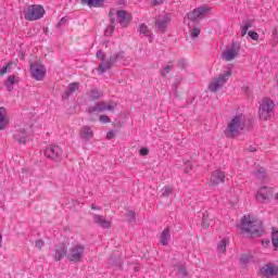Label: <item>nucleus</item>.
<instances>
[{"label": "nucleus", "instance_id": "1", "mask_svg": "<svg viewBox=\"0 0 278 278\" xmlns=\"http://www.w3.org/2000/svg\"><path fill=\"white\" fill-rule=\"evenodd\" d=\"M238 229L244 233H250V238H262L264 236V224L262 220L251 217V215H244L240 219Z\"/></svg>", "mask_w": 278, "mask_h": 278}, {"label": "nucleus", "instance_id": "2", "mask_svg": "<svg viewBox=\"0 0 278 278\" xmlns=\"http://www.w3.org/2000/svg\"><path fill=\"white\" fill-rule=\"evenodd\" d=\"M242 118H244V115L239 114L230 121L227 130H225L226 138H238V136H240V129L241 131L244 129V125H242Z\"/></svg>", "mask_w": 278, "mask_h": 278}, {"label": "nucleus", "instance_id": "3", "mask_svg": "<svg viewBox=\"0 0 278 278\" xmlns=\"http://www.w3.org/2000/svg\"><path fill=\"white\" fill-rule=\"evenodd\" d=\"M45 13V8L40 4H30L23 12L25 21H40Z\"/></svg>", "mask_w": 278, "mask_h": 278}, {"label": "nucleus", "instance_id": "4", "mask_svg": "<svg viewBox=\"0 0 278 278\" xmlns=\"http://www.w3.org/2000/svg\"><path fill=\"white\" fill-rule=\"evenodd\" d=\"M231 74L232 70L229 67L228 71L219 74L217 78H214V80L208 84L210 92H218V90H220V88L227 84L229 77H231Z\"/></svg>", "mask_w": 278, "mask_h": 278}, {"label": "nucleus", "instance_id": "5", "mask_svg": "<svg viewBox=\"0 0 278 278\" xmlns=\"http://www.w3.org/2000/svg\"><path fill=\"white\" fill-rule=\"evenodd\" d=\"M30 75L36 81H42L47 77V67L38 61L33 62L30 63Z\"/></svg>", "mask_w": 278, "mask_h": 278}, {"label": "nucleus", "instance_id": "6", "mask_svg": "<svg viewBox=\"0 0 278 278\" xmlns=\"http://www.w3.org/2000/svg\"><path fill=\"white\" fill-rule=\"evenodd\" d=\"M116 102H105V101H101L98 102L96 105H91L87 109L88 114H99L101 112H105L106 110L109 112H114V110H116Z\"/></svg>", "mask_w": 278, "mask_h": 278}, {"label": "nucleus", "instance_id": "7", "mask_svg": "<svg viewBox=\"0 0 278 278\" xmlns=\"http://www.w3.org/2000/svg\"><path fill=\"white\" fill-rule=\"evenodd\" d=\"M45 156L48 157V160H52V162H55L56 164L62 162V155L64 151L60 146H50L45 151Z\"/></svg>", "mask_w": 278, "mask_h": 278}, {"label": "nucleus", "instance_id": "8", "mask_svg": "<svg viewBox=\"0 0 278 278\" xmlns=\"http://www.w3.org/2000/svg\"><path fill=\"white\" fill-rule=\"evenodd\" d=\"M84 251H85L84 245L76 244L68 250L66 258L70 260V262H74V264H77L81 262V258L84 257Z\"/></svg>", "mask_w": 278, "mask_h": 278}, {"label": "nucleus", "instance_id": "9", "mask_svg": "<svg viewBox=\"0 0 278 278\" xmlns=\"http://www.w3.org/2000/svg\"><path fill=\"white\" fill-rule=\"evenodd\" d=\"M115 14L117 16V23H119V25L123 27H129V23L134 21L131 13L127 12L126 10H117L115 11Z\"/></svg>", "mask_w": 278, "mask_h": 278}, {"label": "nucleus", "instance_id": "10", "mask_svg": "<svg viewBox=\"0 0 278 278\" xmlns=\"http://www.w3.org/2000/svg\"><path fill=\"white\" fill-rule=\"evenodd\" d=\"M275 194V191H273V188L270 187H262L257 192H256V200L258 203H266L269 199H273Z\"/></svg>", "mask_w": 278, "mask_h": 278}, {"label": "nucleus", "instance_id": "11", "mask_svg": "<svg viewBox=\"0 0 278 278\" xmlns=\"http://www.w3.org/2000/svg\"><path fill=\"white\" fill-rule=\"evenodd\" d=\"M240 55V43L232 42L230 45V49H226L224 52V58L226 62H231V60H236Z\"/></svg>", "mask_w": 278, "mask_h": 278}, {"label": "nucleus", "instance_id": "12", "mask_svg": "<svg viewBox=\"0 0 278 278\" xmlns=\"http://www.w3.org/2000/svg\"><path fill=\"white\" fill-rule=\"evenodd\" d=\"M251 27H253V22L251 20H248L244 22V25L241 26V36L242 38H244V36H248L251 38V40H260V34H257V31L255 30H250Z\"/></svg>", "mask_w": 278, "mask_h": 278}, {"label": "nucleus", "instance_id": "13", "mask_svg": "<svg viewBox=\"0 0 278 278\" xmlns=\"http://www.w3.org/2000/svg\"><path fill=\"white\" fill-rule=\"evenodd\" d=\"M96 56L98 60H100V64L97 71L99 75H103V73H106V71H110V68H108V61H105V53H103L102 50H98L96 53Z\"/></svg>", "mask_w": 278, "mask_h": 278}, {"label": "nucleus", "instance_id": "14", "mask_svg": "<svg viewBox=\"0 0 278 278\" xmlns=\"http://www.w3.org/2000/svg\"><path fill=\"white\" fill-rule=\"evenodd\" d=\"M278 267L275 264H267L265 267L261 268V275L266 278L277 277Z\"/></svg>", "mask_w": 278, "mask_h": 278}, {"label": "nucleus", "instance_id": "15", "mask_svg": "<svg viewBox=\"0 0 278 278\" xmlns=\"http://www.w3.org/2000/svg\"><path fill=\"white\" fill-rule=\"evenodd\" d=\"M168 23H170V16L165 15L162 20H156L154 25L160 34H166V29H168Z\"/></svg>", "mask_w": 278, "mask_h": 278}, {"label": "nucleus", "instance_id": "16", "mask_svg": "<svg viewBox=\"0 0 278 278\" xmlns=\"http://www.w3.org/2000/svg\"><path fill=\"white\" fill-rule=\"evenodd\" d=\"M275 110V101L270 98H263L258 112H273Z\"/></svg>", "mask_w": 278, "mask_h": 278}, {"label": "nucleus", "instance_id": "17", "mask_svg": "<svg viewBox=\"0 0 278 278\" xmlns=\"http://www.w3.org/2000/svg\"><path fill=\"white\" fill-rule=\"evenodd\" d=\"M212 186H218V184H225V173L220 169L214 170L211 176Z\"/></svg>", "mask_w": 278, "mask_h": 278}, {"label": "nucleus", "instance_id": "18", "mask_svg": "<svg viewBox=\"0 0 278 278\" xmlns=\"http://www.w3.org/2000/svg\"><path fill=\"white\" fill-rule=\"evenodd\" d=\"M68 250L66 249V243H59L55 249L54 260L60 262L63 257H66Z\"/></svg>", "mask_w": 278, "mask_h": 278}, {"label": "nucleus", "instance_id": "19", "mask_svg": "<svg viewBox=\"0 0 278 278\" xmlns=\"http://www.w3.org/2000/svg\"><path fill=\"white\" fill-rule=\"evenodd\" d=\"M93 223L102 229H110L112 223L99 214H93Z\"/></svg>", "mask_w": 278, "mask_h": 278}, {"label": "nucleus", "instance_id": "20", "mask_svg": "<svg viewBox=\"0 0 278 278\" xmlns=\"http://www.w3.org/2000/svg\"><path fill=\"white\" fill-rule=\"evenodd\" d=\"M121 60H125V51H119L118 53L111 55L106 61V68L112 70V66H114V64Z\"/></svg>", "mask_w": 278, "mask_h": 278}, {"label": "nucleus", "instance_id": "21", "mask_svg": "<svg viewBox=\"0 0 278 278\" xmlns=\"http://www.w3.org/2000/svg\"><path fill=\"white\" fill-rule=\"evenodd\" d=\"M13 138L18 144H27V131L25 129L16 131Z\"/></svg>", "mask_w": 278, "mask_h": 278}, {"label": "nucleus", "instance_id": "22", "mask_svg": "<svg viewBox=\"0 0 278 278\" xmlns=\"http://www.w3.org/2000/svg\"><path fill=\"white\" fill-rule=\"evenodd\" d=\"M18 81H21L18 77H15L14 75H10L4 81V86L9 92H12L14 90L13 86L18 84Z\"/></svg>", "mask_w": 278, "mask_h": 278}, {"label": "nucleus", "instance_id": "23", "mask_svg": "<svg viewBox=\"0 0 278 278\" xmlns=\"http://www.w3.org/2000/svg\"><path fill=\"white\" fill-rule=\"evenodd\" d=\"M94 132H92V128L90 126H85L80 130V138L85 140V142H88L91 138H93Z\"/></svg>", "mask_w": 278, "mask_h": 278}, {"label": "nucleus", "instance_id": "24", "mask_svg": "<svg viewBox=\"0 0 278 278\" xmlns=\"http://www.w3.org/2000/svg\"><path fill=\"white\" fill-rule=\"evenodd\" d=\"M80 3L88 8H103L105 0H80Z\"/></svg>", "mask_w": 278, "mask_h": 278}, {"label": "nucleus", "instance_id": "25", "mask_svg": "<svg viewBox=\"0 0 278 278\" xmlns=\"http://www.w3.org/2000/svg\"><path fill=\"white\" fill-rule=\"evenodd\" d=\"M10 125V121L8 117H5V108L1 106L0 108V131H3L5 127Z\"/></svg>", "mask_w": 278, "mask_h": 278}, {"label": "nucleus", "instance_id": "26", "mask_svg": "<svg viewBox=\"0 0 278 278\" xmlns=\"http://www.w3.org/2000/svg\"><path fill=\"white\" fill-rule=\"evenodd\" d=\"M170 240V229L165 228L162 232H161V240L160 243L163 247H168V241Z\"/></svg>", "mask_w": 278, "mask_h": 278}, {"label": "nucleus", "instance_id": "27", "mask_svg": "<svg viewBox=\"0 0 278 278\" xmlns=\"http://www.w3.org/2000/svg\"><path fill=\"white\" fill-rule=\"evenodd\" d=\"M271 244L274 251H278V229L276 227L271 228Z\"/></svg>", "mask_w": 278, "mask_h": 278}, {"label": "nucleus", "instance_id": "28", "mask_svg": "<svg viewBox=\"0 0 278 278\" xmlns=\"http://www.w3.org/2000/svg\"><path fill=\"white\" fill-rule=\"evenodd\" d=\"M198 10V14L200 16V18H203V16H207V14H210V12H212V8L207 7V5H201L199 8H197Z\"/></svg>", "mask_w": 278, "mask_h": 278}, {"label": "nucleus", "instance_id": "29", "mask_svg": "<svg viewBox=\"0 0 278 278\" xmlns=\"http://www.w3.org/2000/svg\"><path fill=\"white\" fill-rule=\"evenodd\" d=\"M251 260H253V255L242 254L239 258V262H240L241 266H247V265L251 264Z\"/></svg>", "mask_w": 278, "mask_h": 278}, {"label": "nucleus", "instance_id": "30", "mask_svg": "<svg viewBox=\"0 0 278 278\" xmlns=\"http://www.w3.org/2000/svg\"><path fill=\"white\" fill-rule=\"evenodd\" d=\"M187 18H188V21H191L192 23H194V21H197V18H201L199 15L198 9H194L193 11H190L189 13H187Z\"/></svg>", "mask_w": 278, "mask_h": 278}, {"label": "nucleus", "instance_id": "31", "mask_svg": "<svg viewBox=\"0 0 278 278\" xmlns=\"http://www.w3.org/2000/svg\"><path fill=\"white\" fill-rule=\"evenodd\" d=\"M116 10L111 9L109 12V21H110V25H112V27H116Z\"/></svg>", "mask_w": 278, "mask_h": 278}, {"label": "nucleus", "instance_id": "32", "mask_svg": "<svg viewBox=\"0 0 278 278\" xmlns=\"http://www.w3.org/2000/svg\"><path fill=\"white\" fill-rule=\"evenodd\" d=\"M271 111H258V116L261 121H270L273 116H270Z\"/></svg>", "mask_w": 278, "mask_h": 278}, {"label": "nucleus", "instance_id": "33", "mask_svg": "<svg viewBox=\"0 0 278 278\" xmlns=\"http://www.w3.org/2000/svg\"><path fill=\"white\" fill-rule=\"evenodd\" d=\"M89 99L90 101H99L101 99V92L97 89H91Z\"/></svg>", "mask_w": 278, "mask_h": 278}, {"label": "nucleus", "instance_id": "34", "mask_svg": "<svg viewBox=\"0 0 278 278\" xmlns=\"http://www.w3.org/2000/svg\"><path fill=\"white\" fill-rule=\"evenodd\" d=\"M253 175H255L257 179H266V169L261 167L258 170L253 172Z\"/></svg>", "mask_w": 278, "mask_h": 278}, {"label": "nucleus", "instance_id": "35", "mask_svg": "<svg viewBox=\"0 0 278 278\" xmlns=\"http://www.w3.org/2000/svg\"><path fill=\"white\" fill-rule=\"evenodd\" d=\"M217 250L219 253H225L227 251V239H223L222 241H219Z\"/></svg>", "mask_w": 278, "mask_h": 278}, {"label": "nucleus", "instance_id": "36", "mask_svg": "<svg viewBox=\"0 0 278 278\" xmlns=\"http://www.w3.org/2000/svg\"><path fill=\"white\" fill-rule=\"evenodd\" d=\"M12 63H7L1 70H0V77H3V75H8L12 71Z\"/></svg>", "mask_w": 278, "mask_h": 278}, {"label": "nucleus", "instance_id": "37", "mask_svg": "<svg viewBox=\"0 0 278 278\" xmlns=\"http://www.w3.org/2000/svg\"><path fill=\"white\" fill-rule=\"evenodd\" d=\"M179 86H181V81L179 80H175L172 85V90L176 98H179V91H177V88H179Z\"/></svg>", "mask_w": 278, "mask_h": 278}, {"label": "nucleus", "instance_id": "38", "mask_svg": "<svg viewBox=\"0 0 278 278\" xmlns=\"http://www.w3.org/2000/svg\"><path fill=\"white\" fill-rule=\"evenodd\" d=\"M138 31H139V34H142L143 36H149V26H147V24H140Z\"/></svg>", "mask_w": 278, "mask_h": 278}, {"label": "nucleus", "instance_id": "39", "mask_svg": "<svg viewBox=\"0 0 278 278\" xmlns=\"http://www.w3.org/2000/svg\"><path fill=\"white\" fill-rule=\"evenodd\" d=\"M127 220H128V223L130 224V225H134V224H136V212H134V211H129L128 213H127Z\"/></svg>", "mask_w": 278, "mask_h": 278}, {"label": "nucleus", "instance_id": "40", "mask_svg": "<svg viewBox=\"0 0 278 278\" xmlns=\"http://www.w3.org/2000/svg\"><path fill=\"white\" fill-rule=\"evenodd\" d=\"M67 90H70V92H72V94L74 92H77V90H79V83H72L67 86Z\"/></svg>", "mask_w": 278, "mask_h": 278}, {"label": "nucleus", "instance_id": "41", "mask_svg": "<svg viewBox=\"0 0 278 278\" xmlns=\"http://www.w3.org/2000/svg\"><path fill=\"white\" fill-rule=\"evenodd\" d=\"M170 194H173V188H170L169 186H165V188L162 189L161 197H170Z\"/></svg>", "mask_w": 278, "mask_h": 278}, {"label": "nucleus", "instance_id": "42", "mask_svg": "<svg viewBox=\"0 0 278 278\" xmlns=\"http://www.w3.org/2000/svg\"><path fill=\"white\" fill-rule=\"evenodd\" d=\"M178 273L181 277H188V269H186V266L184 265L178 267Z\"/></svg>", "mask_w": 278, "mask_h": 278}, {"label": "nucleus", "instance_id": "43", "mask_svg": "<svg viewBox=\"0 0 278 278\" xmlns=\"http://www.w3.org/2000/svg\"><path fill=\"white\" fill-rule=\"evenodd\" d=\"M114 29H116V27L109 25L104 30V36H112L114 34Z\"/></svg>", "mask_w": 278, "mask_h": 278}, {"label": "nucleus", "instance_id": "44", "mask_svg": "<svg viewBox=\"0 0 278 278\" xmlns=\"http://www.w3.org/2000/svg\"><path fill=\"white\" fill-rule=\"evenodd\" d=\"M112 266L123 268V261L121 258H112Z\"/></svg>", "mask_w": 278, "mask_h": 278}, {"label": "nucleus", "instance_id": "45", "mask_svg": "<svg viewBox=\"0 0 278 278\" xmlns=\"http://www.w3.org/2000/svg\"><path fill=\"white\" fill-rule=\"evenodd\" d=\"M116 134H118V130H110L106 134V140H114V138H116Z\"/></svg>", "mask_w": 278, "mask_h": 278}, {"label": "nucleus", "instance_id": "46", "mask_svg": "<svg viewBox=\"0 0 278 278\" xmlns=\"http://www.w3.org/2000/svg\"><path fill=\"white\" fill-rule=\"evenodd\" d=\"M99 121L100 123H104V124L112 123V119L108 115H100Z\"/></svg>", "mask_w": 278, "mask_h": 278}, {"label": "nucleus", "instance_id": "47", "mask_svg": "<svg viewBox=\"0 0 278 278\" xmlns=\"http://www.w3.org/2000/svg\"><path fill=\"white\" fill-rule=\"evenodd\" d=\"M201 35V28H193L191 31V38H199V36Z\"/></svg>", "mask_w": 278, "mask_h": 278}, {"label": "nucleus", "instance_id": "48", "mask_svg": "<svg viewBox=\"0 0 278 278\" xmlns=\"http://www.w3.org/2000/svg\"><path fill=\"white\" fill-rule=\"evenodd\" d=\"M202 229H208L210 224L207 223V219L205 218V214L202 216V223H201Z\"/></svg>", "mask_w": 278, "mask_h": 278}, {"label": "nucleus", "instance_id": "49", "mask_svg": "<svg viewBox=\"0 0 278 278\" xmlns=\"http://www.w3.org/2000/svg\"><path fill=\"white\" fill-rule=\"evenodd\" d=\"M35 247H36V249H39V251H41L42 247H45V240H42V239L37 240L35 242Z\"/></svg>", "mask_w": 278, "mask_h": 278}, {"label": "nucleus", "instance_id": "50", "mask_svg": "<svg viewBox=\"0 0 278 278\" xmlns=\"http://www.w3.org/2000/svg\"><path fill=\"white\" fill-rule=\"evenodd\" d=\"M71 94H73V92H71L68 89L64 91V93L62 94V100L63 101H68Z\"/></svg>", "mask_w": 278, "mask_h": 278}, {"label": "nucleus", "instance_id": "51", "mask_svg": "<svg viewBox=\"0 0 278 278\" xmlns=\"http://www.w3.org/2000/svg\"><path fill=\"white\" fill-rule=\"evenodd\" d=\"M164 71L165 72H162V77H166V75H168V73H170V71H173V66H170V65H167V66H165L164 67Z\"/></svg>", "mask_w": 278, "mask_h": 278}, {"label": "nucleus", "instance_id": "52", "mask_svg": "<svg viewBox=\"0 0 278 278\" xmlns=\"http://www.w3.org/2000/svg\"><path fill=\"white\" fill-rule=\"evenodd\" d=\"M149 153V148L143 147L139 150V155H141V157H144V155H147Z\"/></svg>", "mask_w": 278, "mask_h": 278}, {"label": "nucleus", "instance_id": "53", "mask_svg": "<svg viewBox=\"0 0 278 278\" xmlns=\"http://www.w3.org/2000/svg\"><path fill=\"white\" fill-rule=\"evenodd\" d=\"M187 64H186V60L185 59H180L178 61V68H181L182 71L186 68Z\"/></svg>", "mask_w": 278, "mask_h": 278}, {"label": "nucleus", "instance_id": "54", "mask_svg": "<svg viewBox=\"0 0 278 278\" xmlns=\"http://www.w3.org/2000/svg\"><path fill=\"white\" fill-rule=\"evenodd\" d=\"M262 247H264V249H268V247H270V240L269 239H263L261 241Z\"/></svg>", "mask_w": 278, "mask_h": 278}, {"label": "nucleus", "instance_id": "55", "mask_svg": "<svg viewBox=\"0 0 278 278\" xmlns=\"http://www.w3.org/2000/svg\"><path fill=\"white\" fill-rule=\"evenodd\" d=\"M62 25H66V17H62L59 23H58V27L62 26Z\"/></svg>", "mask_w": 278, "mask_h": 278}, {"label": "nucleus", "instance_id": "56", "mask_svg": "<svg viewBox=\"0 0 278 278\" xmlns=\"http://www.w3.org/2000/svg\"><path fill=\"white\" fill-rule=\"evenodd\" d=\"M153 5H162L164 3V0H151Z\"/></svg>", "mask_w": 278, "mask_h": 278}, {"label": "nucleus", "instance_id": "57", "mask_svg": "<svg viewBox=\"0 0 278 278\" xmlns=\"http://www.w3.org/2000/svg\"><path fill=\"white\" fill-rule=\"evenodd\" d=\"M116 3L119 8L125 7L126 1L125 0H116Z\"/></svg>", "mask_w": 278, "mask_h": 278}, {"label": "nucleus", "instance_id": "58", "mask_svg": "<svg viewBox=\"0 0 278 278\" xmlns=\"http://www.w3.org/2000/svg\"><path fill=\"white\" fill-rule=\"evenodd\" d=\"M248 151H250V153H255V151H257V149L253 146H249Z\"/></svg>", "mask_w": 278, "mask_h": 278}, {"label": "nucleus", "instance_id": "59", "mask_svg": "<svg viewBox=\"0 0 278 278\" xmlns=\"http://www.w3.org/2000/svg\"><path fill=\"white\" fill-rule=\"evenodd\" d=\"M91 210H101V207L94 205V204H91Z\"/></svg>", "mask_w": 278, "mask_h": 278}, {"label": "nucleus", "instance_id": "60", "mask_svg": "<svg viewBox=\"0 0 278 278\" xmlns=\"http://www.w3.org/2000/svg\"><path fill=\"white\" fill-rule=\"evenodd\" d=\"M190 170H192V167H186V169H185V173H190Z\"/></svg>", "mask_w": 278, "mask_h": 278}, {"label": "nucleus", "instance_id": "61", "mask_svg": "<svg viewBox=\"0 0 278 278\" xmlns=\"http://www.w3.org/2000/svg\"><path fill=\"white\" fill-rule=\"evenodd\" d=\"M43 31H45L46 36H49V29L48 28H45Z\"/></svg>", "mask_w": 278, "mask_h": 278}, {"label": "nucleus", "instance_id": "62", "mask_svg": "<svg viewBox=\"0 0 278 278\" xmlns=\"http://www.w3.org/2000/svg\"><path fill=\"white\" fill-rule=\"evenodd\" d=\"M203 214H205V218H206V220H207V218H210V215L207 214V212H205V213H203Z\"/></svg>", "mask_w": 278, "mask_h": 278}, {"label": "nucleus", "instance_id": "63", "mask_svg": "<svg viewBox=\"0 0 278 278\" xmlns=\"http://www.w3.org/2000/svg\"><path fill=\"white\" fill-rule=\"evenodd\" d=\"M251 127H253V119H249Z\"/></svg>", "mask_w": 278, "mask_h": 278}, {"label": "nucleus", "instance_id": "64", "mask_svg": "<svg viewBox=\"0 0 278 278\" xmlns=\"http://www.w3.org/2000/svg\"><path fill=\"white\" fill-rule=\"evenodd\" d=\"M149 40H150V42H151V40H153V36L152 35L149 36Z\"/></svg>", "mask_w": 278, "mask_h": 278}]
</instances>
